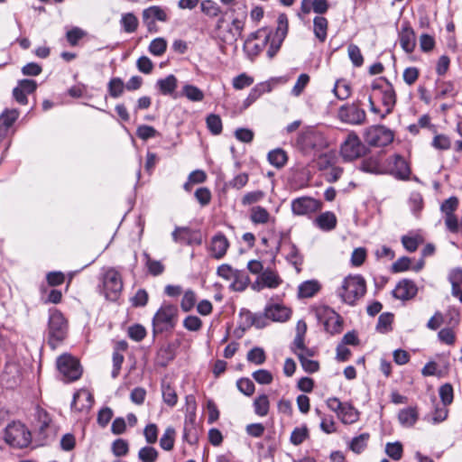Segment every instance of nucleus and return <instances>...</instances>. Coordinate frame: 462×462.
I'll use <instances>...</instances> for the list:
<instances>
[{"instance_id":"nucleus-1","label":"nucleus","mask_w":462,"mask_h":462,"mask_svg":"<svg viewBox=\"0 0 462 462\" xmlns=\"http://www.w3.org/2000/svg\"><path fill=\"white\" fill-rule=\"evenodd\" d=\"M365 281L361 275H348L337 290L340 299L349 305H354L365 295Z\"/></svg>"},{"instance_id":"nucleus-2","label":"nucleus","mask_w":462,"mask_h":462,"mask_svg":"<svg viewBox=\"0 0 462 462\" xmlns=\"http://www.w3.org/2000/svg\"><path fill=\"white\" fill-rule=\"evenodd\" d=\"M245 18L235 17L227 23L224 17L218 19L216 25L217 38L226 44H236L245 29Z\"/></svg>"},{"instance_id":"nucleus-3","label":"nucleus","mask_w":462,"mask_h":462,"mask_svg":"<svg viewBox=\"0 0 462 462\" xmlns=\"http://www.w3.org/2000/svg\"><path fill=\"white\" fill-rule=\"evenodd\" d=\"M178 308L173 304L164 303L152 319L153 333H162L172 329L178 319Z\"/></svg>"},{"instance_id":"nucleus-4","label":"nucleus","mask_w":462,"mask_h":462,"mask_svg":"<svg viewBox=\"0 0 462 462\" xmlns=\"http://www.w3.org/2000/svg\"><path fill=\"white\" fill-rule=\"evenodd\" d=\"M68 334V321L59 310H53L50 314L48 325L49 344L52 348L60 344Z\"/></svg>"},{"instance_id":"nucleus-5","label":"nucleus","mask_w":462,"mask_h":462,"mask_svg":"<svg viewBox=\"0 0 462 462\" xmlns=\"http://www.w3.org/2000/svg\"><path fill=\"white\" fill-rule=\"evenodd\" d=\"M5 441L13 448H23L31 442V432L21 422L14 421L5 430Z\"/></svg>"},{"instance_id":"nucleus-6","label":"nucleus","mask_w":462,"mask_h":462,"mask_svg":"<svg viewBox=\"0 0 462 462\" xmlns=\"http://www.w3.org/2000/svg\"><path fill=\"white\" fill-rule=\"evenodd\" d=\"M272 37V32L267 28H262L252 32L245 40L244 51L251 60L255 58L266 46Z\"/></svg>"},{"instance_id":"nucleus-7","label":"nucleus","mask_w":462,"mask_h":462,"mask_svg":"<svg viewBox=\"0 0 462 462\" xmlns=\"http://www.w3.org/2000/svg\"><path fill=\"white\" fill-rule=\"evenodd\" d=\"M102 290L109 300H116L123 290V281L120 273L116 268L105 270L102 276Z\"/></svg>"},{"instance_id":"nucleus-8","label":"nucleus","mask_w":462,"mask_h":462,"mask_svg":"<svg viewBox=\"0 0 462 462\" xmlns=\"http://www.w3.org/2000/svg\"><path fill=\"white\" fill-rule=\"evenodd\" d=\"M371 88L374 97L381 96L382 104L385 107V114H390L396 102V94L392 84L380 78L372 83Z\"/></svg>"},{"instance_id":"nucleus-9","label":"nucleus","mask_w":462,"mask_h":462,"mask_svg":"<svg viewBox=\"0 0 462 462\" xmlns=\"http://www.w3.org/2000/svg\"><path fill=\"white\" fill-rule=\"evenodd\" d=\"M365 145L354 132H350L340 145V155L344 161H354L365 155Z\"/></svg>"},{"instance_id":"nucleus-10","label":"nucleus","mask_w":462,"mask_h":462,"mask_svg":"<svg viewBox=\"0 0 462 462\" xmlns=\"http://www.w3.org/2000/svg\"><path fill=\"white\" fill-rule=\"evenodd\" d=\"M298 144L305 152L326 148L328 143L320 131L315 128H308L298 137Z\"/></svg>"},{"instance_id":"nucleus-11","label":"nucleus","mask_w":462,"mask_h":462,"mask_svg":"<svg viewBox=\"0 0 462 462\" xmlns=\"http://www.w3.org/2000/svg\"><path fill=\"white\" fill-rule=\"evenodd\" d=\"M327 405L332 411L337 413V418L344 424H353L359 420V412L348 402H341L336 397L328 398Z\"/></svg>"},{"instance_id":"nucleus-12","label":"nucleus","mask_w":462,"mask_h":462,"mask_svg":"<svg viewBox=\"0 0 462 462\" xmlns=\"http://www.w3.org/2000/svg\"><path fill=\"white\" fill-rule=\"evenodd\" d=\"M364 139L371 146L383 147L393 140V132L383 125H374L365 129Z\"/></svg>"},{"instance_id":"nucleus-13","label":"nucleus","mask_w":462,"mask_h":462,"mask_svg":"<svg viewBox=\"0 0 462 462\" xmlns=\"http://www.w3.org/2000/svg\"><path fill=\"white\" fill-rule=\"evenodd\" d=\"M57 367L67 382L78 380L82 374L79 360L70 355L60 356L57 360Z\"/></svg>"},{"instance_id":"nucleus-14","label":"nucleus","mask_w":462,"mask_h":462,"mask_svg":"<svg viewBox=\"0 0 462 462\" xmlns=\"http://www.w3.org/2000/svg\"><path fill=\"white\" fill-rule=\"evenodd\" d=\"M385 174H391L398 180H408L411 175V168L406 160L394 154L384 161Z\"/></svg>"},{"instance_id":"nucleus-15","label":"nucleus","mask_w":462,"mask_h":462,"mask_svg":"<svg viewBox=\"0 0 462 462\" xmlns=\"http://www.w3.org/2000/svg\"><path fill=\"white\" fill-rule=\"evenodd\" d=\"M321 202L311 197H300L291 200V208L295 216H310L321 209Z\"/></svg>"},{"instance_id":"nucleus-16","label":"nucleus","mask_w":462,"mask_h":462,"mask_svg":"<svg viewBox=\"0 0 462 462\" xmlns=\"http://www.w3.org/2000/svg\"><path fill=\"white\" fill-rule=\"evenodd\" d=\"M317 319L323 323L325 329L330 333L338 332L340 329V317L331 308L320 306L315 310Z\"/></svg>"},{"instance_id":"nucleus-17","label":"nucleus","mask_w":462,"mask_h":462,"mask_svg":"<svg viewBox=\"0 0 462 462\" xmlns=\"http://www.w3.org/2000/svg\"><path fill=\"white\" fill-rule=\"evenodd\" d=\"M277 22L278 25L276 28L275 35L273 39H272L269 49L267 51V55L271 59L273 58L279 51L281 44L288 32V18L285 14H281L278 16Z\"/></svg>"},{"instance_id":"nucleus-18","label":"nucleus","mask_w":462,"mask_h":462,"mask_svg":"<svg viewBox=\"0 0 462 462\" xmlns=\"http://www.w3.org/2000/svg\"><path fill=\"white\" fill-rule=\"evenodd\" d=\"M338 116L341 121L351 125H362L366 118L365 111L356 105H346L340 107Z\"/></svg>"},{"instance_id":"nucleus-19","label":"nucleus","mask_w":462,"mask_h":462,"mask_svg":"<svg viewBox=\"0 0 462 462\" xmlns=\"http://www.w3.org/2000/svg\"><path fill=\"white\" fill-rule=\"evenodd\" d=\"M282 283V280L277 272L272 269H265L253 284L255 291H261L263 288L276 289Z\"/></svg>"},{"instance_id":"nucleus-20","label":"nucleus","mask_w":462,"mask_h":462,"mask_svg":"<svg viewBox=\"0 0 462 462\" xmlns=\"http://www.w3.org/2000/svg\"><path fill=\"white\" fill-rule=\"evenodd\" d=\"M183 438L192 443L197 439V429H196V403L188 402L187 412L184 420V433Z\"/></svg>"},{"instance_id":"nucleus-21","label":"nucleus","mask_w":462,"mask_h":462,"mask_svg":"<svg viewBox=\"0 0 462 462\" xmlns=\"http://www.w3.org/2000/svg\"><path fill=\"white\" fill-rule=\"evenodd\" d=\"M168 20V15L162 7L160 6H151L143 11V23L147 26L148 31H156V21L166 22Z\"/></svg>"},{"instance_id":"nucleus-22","label":"nucleus","mask_w":462,"mask_h":462,"mask_svg":"<svg viewBox=\"0 0 462 462\" xmlns=\"http://www.w3.org/2000/svg\"><path fill=\"white\" fill-rule=\"evenodd\" d=\"M264 315L275 322H285L291 316V310L282 304L270 303L264 308Z\"/></svg>"},{"instance_id":"nucleus-23","label":"nucleus","mask_w":462,"mask_h":462,"mask_svg":"<svg viewBox=\"0 0 462 462\" xmlns=\"http://www.w3.org/2000/svg\"><path fill=\"white\" fill-rule=\"evenodd\" d=\"M229 241L226 236L222 233H217L212 236L210 245H209V252L213 258L217 260L222 259L229 248Z\"/></svg>"},{"instance_id":"nucleus-24","label":"nucleus","mask_w":462,"mask_h":462,"mask_svg":"<svg viewBox=\"0 0 462 462\" xmlns=\"http://www.w3.org/2000/svg\"><path fill=\"white\" fill-rule=\"evenodd\" d=\"M172 238L174 242L187 245H200V235L189 229V227H176L172 232Z\"/></svg>"},{"instance_id":"nucleus-25","label":"nucleus","mask_w":462,"mask_h":462,"mask_svg":"<svg viewBox=\"0 0 462 462\" xmlns=\"http://www.w3.org/2000/svg\"><path fill=\"white\" fill-rule=\"evenodd\" d=\"M19 116L17 109H5L0 115V143L8 137L10 129Z\"/></svg>"},{"instance_id":"nucleus-26","label":"nucleus","mask_w":462,"mask_h":462,"mask_svg":"<svg viewBox=\"0 0 462 462\" xmlns=\"http://www.w3.org/2000/svg\"><path fill=\"white\" fill-rule=\"evenodd\" d=\"M276 83L275 79H270L264 82L256 84L248 94L247 97L244 101V107L247 108L254 102H255L264 93H269L273 90Z\"/></svg>"},{"instance_id":"nucleus-27","label":"nucleus","mask_w":462,"mask_h":462,"mask_svg":"<svg viewBox=\"0 0 462 462\" xmlns=\"http://www.w3.org/2000/svg\"><path fill=\"white\" fill-rule=\"evenodd\" d=\"M418 288L416 284L410 280H402L397 283L393 295L394 298L401 300H408L415 297Z\"/></svg>"},{"instance_id":"nucleus-28","label":"nucleus","mask_w":462,"mask_h":462,"mask_svg":"<svg viewBox=\"0 0 462 462\" xmlns=\"http://www.w3.org/2000/svg\"><path fill=\"white\" fill-rule=\"evenodd\" d=\"M400 44L406 53H411L416 47V37L414 30L409 23H404L399 32Z\"/></svg>"},{"instance_id":"nucleus-29","label":"nucleus","mask_w":462,"mask_h":462,"mask_svg":"<svg viewBox=\"0 0 462 462\" xmlns=\"http://www.w3.org/2000/svg\"><path fill=\"white\" fill-rule=\"evenodd\" d=\"M93 402L92 393L87 389H80L74 394L71 408L78 411H88Z\"/></svg>"},{"instance_id":"nucleus-30","label":"nucleus","mask_w":462,"mask_h":462,"mask_svg":"<svg viewBox=\"0 0 462 462\" xmlns=\"http://www.w3.org/2000/svg\"><path fill=\"white\" fill-rule=\"evenodd\" d=\"M307 332V324L304 320L300 319L296 325V335L292 342L291 350L294 349H305L308 356H315L316 350L314 348H309L305 346V335Z\"/></svg>"},{"instance_id":"nucleus-31","label":"nucleus","mask_w":462,"mask_h":462,"mask_svg":"<svg viewBox=\"0 0 462 462\" xmlns=\"http://www.w3.org/2000/svg\"><path fill=\"white\" fill-rule=\"evenodd\" d=\"M155 87L159 92L163 96H170L173 98L178 97L176 88L178 87V79L174 75H168L163 79H160L156 81Z\"/></svg>"},{"instance_id":"nucleus-32","label":"nucleus","mask_w":462,"mask_h":462,"mask_svg":"<svg viewBox=\"0 0 462 462\" xmlns=\"http://www.w3.org/2000/svg\"><path fill=\"white\" fill-rule=\"evenodd\" d=\"M249 218L254 225H266L270 222H274V217L271 216L266 208L261 206L251 208Z\"/></svg>"},{"instance_id":"nucleus-33","label":"nucleus","mask_w":462,"mask_h":462,"mask_svg":"<svg viewBox=\"0 0 462 462\" xmlns=\"http://www.w3.org/2000/svg\"><path fill=\"white\" fill-rule=\"evenodd\" d=\"M38 417V428L40 433L43 435V438H48L55 435V428L52 424V420L50 415L43 410H40L37 412Z\"/></svg>"},{"instance_id":"nucleus-34","label":"nucleus","mask_w":462,"mask_h":462,"mask_svg":"<svg viewBox=\"0 0 462 462\" xmlns=\"http://www.w3.org/2000/svg\"><path fill=\"white\" fill-rule=\"evenodd\" d=\"M321 289V284L317 280H308L301 282L298 287V297L307 299L314 297Z\"/></svg>"},{"instance_id":"nucleus-35","label":"nucleus","mask_w":462,"mask_h":462,"mask_svg":"<svg viewBox=\"0 0 462 462\" xmlns=\"http://www.w3.org/2000/svg\"><path fill=\"white\" fill-rule=\"evenodd\" d=\"M299 358L301 367L306 373L313 374L319 370V363L316 360L310 359L312 356H308L305 349L291 350Z\"/></svg>"},{"instance_id":"nucleus-36","label":"nucleus","mask_w":462,"mask_h":462,"mask_svg":"<svg viewBox=\"0 0 462 462\" xmlns=\"http://www.w3.org/2000/svg\"><path fill=\"white\" fill-rule=\"evenodd\" d=\"M360 170L374 174H385L384 162H380L378 157L373 156L362 161Z\"/></svg>"},{"instance_id":"nucleus-37","label":"nucleus","mask_w":462,"mask_h":462,"mask_svg":"<svg viewBox=\"0 0 462 462\" xmlns=\"http://www.w3.org/2000/svg\"><path fill=\"white\" fill-rule=\"evenodd\" d=\"M337 217L331 211L321 213L315 218V225L323 231H330L337 226Z\"/></svg>"},{"instance_id":"nucleus-38","label":"nucleus","mask_w":462,"mask_h":462,"mask_svg":"<svg viewBox=\"0 0 462 462\" xmlns=\"http://www.w3.org/2000/svg\"><path fill=\"white\" fill-rule=\"evenodd\" d=\"M369 439H370L369 433H367V432L362 433L356 437H354L349 441L348 448L355 454H361L367 448Z\"/></svg>"},{"instance_id":"nucleus-39","label":"nucleus","mask_w":462,"mask_h":462,"mask_svg":"<svg viewBox=\"0 0 462 462\" xmlns=\"http://www.w3.org/2000/svg\"><path fill=\"white\" fill-rule=\"evenodd\" d=\"M249 282V277L245 272L236 270L232 277L230 289L235 291H243L248 286Z\"/></svg>"},{"instance_id":"nucleus-40","label":"nucleus","mask_w":462,"mask_h":462,"mask_svg":"<svg viewBox=\"0 0 462 462\" xmlns=\"http://www.w3.org/2000/svg\"><path fill=\"white\" fill-rule=\"evenodd\" d=\"M398 419L403 427H411L418 420V411L415 408H406L399 412Z\"/></svg>"},{"instance_id":"nucleus-41","label":"nucleus","mask_w":462,"mask_h":462,"mask_svg":"<svg viewBox=\"0 0 462 462\" xmlns=\"http://www.w3.org/2000/svg\"><path fill=\"white\" fill-rule=\"evenodd\" d=\"M138 18L133 13L123 14L120 19V25L127 33L134 32L138 28Z\"/></svg>"},{"instance_id":"nucleus-42","label":"nucleus","mask_w":462,"mask_h":462,"mask_svg":"<svg viewBox=\"0 0 462 462\" xmlns=\"http://www.w3.org/2000/svg\"><path fill=\"white\" fill-rule=\"evenodd\" d=\"M242 317L245 319L246 326H254L257 328H263L267 325L265 315L253 314L246 310L241 313Z\"/></svg>"},{"instance_id":"nucleus-43","label":"nucleus","mask_w":462,"mask_h":462,"mask_svg":"<svg viewBox=\"0 0 462 462\" xmlns=\"http://www.w3.org/2000/svg\"><path fill=\"white\" fill-rule=\"evenodd\" d=\"M253 405L256 415L264 417L268 414L270 409V402L266 394H261L257 396L254 399Z\"/></svg>"},{"instance_id":"nucleus-44","label":"nucleus","mask_w":462,"mask_h":462,"mask_svg":"<svg viewBox=\"0 0 462 462\" xmlns=\"http://www.w3.org/2000/svg\"><path fill=\"white\" fill-rule=\"evenodd\" d=\"M328 20L323 16H317L313 20V31L316 37L320 42H325L327 38Z\"/></svg>"},{"instance_id":"nucleus-45","label":"nucleus","mask_w":462,"mask_h":462,"mask_svg":"<svg viewBox=\"0 0 462 462\" xmlns=\"http://www.w3.org/2000/svg\"><path fill=\"white\" fill-rule=\"evenodd\" d=\"M175 437V430L172 427H168L160 439V447L166 451L171 450L174 447Z\"/></svg>"},{"instance_id":"nucleus-46","label":"nucleus","mask_w":462,"mask_h":462,"mask_svg":"<svg viewBox=\"0 0 462 462\" xmlns=\"http://www.w3.org/2000/svg\"><path fill=\"white\" fill-rule=\"evenodd\" d=\"M287 159V154L282 149H275L268 153L269 162L276 168L283 167Z\"/></svg>"},{"instance_id":"nucleus-47","label":"nucleus","mask_w":462,"mask_h":462,"mask_svg":"<svg viewBox=\"0 0 462 462\" xmlns=\"http://www.w3.org/2000/svg\"><path fill=\"white\" fill-rule=\"evenodd\" d=\"M182 95L189 100L193 102L202 101L204 98V93L198 87L186 84L182 88Z\"/></svg>"},{"instance_id":"nucleus-48","label":"nucleus","mask_w":462,"mask_h":462,"mask_svg":"<svg viewBox=\"0 0 462 462\" xmlns=\"http://www.w3.org/2000/svg\"><path fill=\"white\" fill-rule=\"evenodd\" d=\"M125 88V83L120 78H113L107 84L108 93L113 98H117L122 96Z\"/></svg>"},{"instance_id":"nucleus-49","label":"nucleus","mask_w":462,"mask_h":462,"mask_svg":"<svg viewBox=\"0 0 462 462\" xmlns=\"http://www.w3.org/2000/svg\"><path fill=\"white\" fill-rule=\"evenodd\" d=\"M455 94V86L452 81H438L436 89V98H444L447 96Z\"/></svg>"},{"instance_id":"nucleus-50","label":"nucleus","mask_w":462,"mask_h":462,"mask_svg":"<svg viewBox=\"0 0 462 462\" xmlns=\"http://www.w3.org/2000/svg\"><path fill=\"white\" fill-rule=\"evenodd\" d=\"M386 454L393 460L399 461L402 457L403 448L401 442H388L385 446Z\"/></svg>"},{"instance_id":"nucleus-51","label":"nucleus","mask_w":462,"mask_h":462,"mask_svg":"<svg viewBox=\"0 0 462 462\" xmlns=\"http://www.w3.org/2000/svg\"><path fill=\"white\" fill-rule=\"evenodd\" d=\"M159 457L157 449L151 446L142 448L138 452V458L142 462H156Z\"/></svg>"},{"instance_id":"nucleus-52","label":"nucleus","mask_w":462,"mask_h":462,"mask_svg":"<svg viewBox=\"0 0 462 462\" xmlns=\"http://www.w3.org/2000/svg\"><path fill=\"white\" fill-rule=\"evenodd\" d=\"M148 49L152 55L162 56L166 51L167 42L164 38L158 37L151 42Z\"/></svg>"},{"instance_id":"nucleus-53","label":"nucleus","mask_w":462,"mask_h":462,"mask_svg":"<svg viewBox=\"0 0 462 462\" xmlns=\"http://www.w3.org/2000/svg\"><path fill=\"white\" fill-rule=\"evenodd\" d=\"M196 301H197V297H196L195 292L191 290L186 291L183 294V297H182L181 302H180L181 310L184 312L190 311L194 308Z\"/></svg>"},{"instance_id":"nucleus-54","label":"nucleus","mask_w":462,"mask_h":462,"mask_svg":"<svg viewBox=\"0 0 462 462\" xmlns=\"http://www.w3.org/2000/svg\"><path fill=\"white\" fill-rule=\"evenodd\" d=\"M111 449L116 457H125L129 452V444L124 439H117L112 443Z\"/></svg>"},{"instance_id":"nucleus-55","label":"nucleus","mask_w":462,"mask_h":462,"mask_svg":"<svg viewBox=\"0 0 462 462\" xmlns=\"http://www.w3.org/2000/svg\"><path fill=\"white\" fill-rule=\"evenodd\" d=\"M266 356L261 347H254L247 353V360L250 363L260 365L265 362Z\"/></svg>"},{"instance_id":"nucleus-56","label":"nucleus","mask_w":462,"mask_h":462,"mask_svg":"<svg viewBox=\"0 0 462 462\" xmlns=\"http://www.w3.org/2000/svg\"><path fill=\"white\" fill-rule=\"evenodd\" d=\"M310 78L308 74L302 73L299 76L297 79L292 89H291V95L294 97H299L302 94L304 88L308 86L310 83Z\"/></svg>"},{"instance_id":"nucleus-57","label":"nucleus","mask_w":462,"mask_h":462,"mask_svg":"<svg viewBox=\"0 0 462 462\" xmlns=\"http://www.w3.org/2000/svg\"><path fill=\"white\" fill-rule=\"evenodd\" d=\"M336 97L341 100L346 99L350 94V86L345 80H337L333 89Z\"/></svg>"},{"instance_id":"nucleus-58","label":"nucleus","mask_w":462,"mask_h":462,"mask_svg":"<svg viewBox=\"0 0 462 462\" xmlns=\"http://www.w3.org/2000/svg\"><path fill=\"white\" fill-rule=\"evenodd\" d=\"M309 437V430L306 426L298 427L293 430L291 435V442L295 445H300Z\"/></svg>"},{"instance_id":"nucleus-59","label":"nucleus","mask_w":462,"mask_h":462,"mask_svg":"<svg viewBox=\"0 0 462 462\" xmlns=\"http://www.w3.org/2000/svg\"><path fill=\"white\" fill-rule=\"evenodd\" d=\"M264 198V192L262 190H254L245 193L241 203L243 206H249L260 202Z\"/></svg>"},{"instance_id":"nucleus-60","label":"nucleus","mask_w":462,"mask_h":462,"mask_svg":"<svg viewBox=\"0 0 462 462\" xmlns=\"http://www.w3.org/2000/svg\"><path fill=\"white\" fill-rule=\"evenodd\" d=\"M207 126L213 134H219L222 132V121L219 116L211 114L207 117Z\"/></svg>"},{"instance_id":"nucleus-61","label":"nucleus","mask_w":462,"mask_h":462,"mask_svg":"<svg viewBox=\"0 0 462 462\" xmlns=\"http://www.w3.org/2000/svg\"><path fill=\"white\" fill-rule=\"evenodd\" d=\"M442 403L447 406L452 403L454 398L453 387L450 383H445L439 390Z\"/></svg>"},{"instance_id":"nucleus-62","label":"nucleus","mask_w":462,"mask_h":462,"mask_svg":"<svg viewBox=\"0 0 462 462\" xmlns=\"http://www.w3.org/2000/svg\"><path fill=\"white\" fill-rule=\"evenodd\" d=\"M254 83V78L248 76L245 73L239 74L233 79V88L241 90L245 88L251 86Z\"/></svg>"},{"instance_id":"nucleus-63","label":"nucleus","mask_w":462,"mask_h":462,"mask_svg":"<svg viewBox=\"0 0 462 462\" xmlns=\"http://www.w3.org/2000/svg\"><path fill=\"white\" fill-rule=\"evenodd\" d=\"M409 205L414 214L420 213L423 208V198L420 192H411L409 198Z\"/></svg>"},{"instance_id":"nucleus-64","label":"nucleus","mask_w":462,"mask_h":462,"mask_svg":"<svg viewBox=\"0 0 462 462\" xmlns=\"http://www.w3.org/2000/svg\"><path fill=\"white\" fill-rule=\"evenodd\" d=\"M201 11L209 17H216L220 14V7L212 0H205L201 3Z\"/></svg>"}]
</instances>
